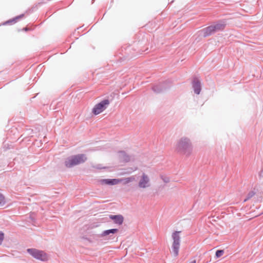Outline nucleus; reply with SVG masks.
<instances>
[{
  "label": "nucleus",
  "instance_id": "6",
  "mask_svg": "<svg viewBox=\"0 0 263 263\" xmlns=\"http://www.w3.org/2000/svg\"><path fill=\"white\" fill-rule=\"evenodd\" d=\"M110 102L108 99H104L95 105L92 108V112L97 115L103 112L109 105Z\"/></svg>",
  "mask_w": 263,
  "mask_h": 263
},
{
  "label": "nucleus",
  "instance_id": "4",
  "mask_svg": "<svg viewBox=\"0 0 263 263\" xmlns=\"http://www.w3.org/2000/svg\"><path fill=\"white\" fill-rule=\"evenodd\" d=\"M181 231H175L172 234V238L173 242L172 246V253L175 257H177L179 254V250L180 246V233Z\"/></svg>",
  "mask_w": 263,
  "mask_h": 263
},
{
  "label": "nucleus",
  "instance_id": "20",
  "mask_svg": "<svg viewBox=\"0 0 263 263\" xmlns=\"http://www.w3.org/2000/svg\"><path fill=\"white\" fill-rule=\"evenodd\" d=\"M4 239V234L0 231V245H2Z\"/></svg>",
  "mask_w": 263,
  "mask_h": 263
},
{
  "label": "nucleus",
  "instance_id": "12",
  "mask_svg": "<svg viewBox=\"0 0 263 263\" xmlns=\"http://www.w3.org/2000/svg\"><path fill=\"white\" fill-rule=\"evenodd\" d=\"M203 36L206 37L215 32L213 25L210 26L203 30Z\"/></svg>",
  "mask_w": 263,
  "mask_h": 263
},
{
  "label": "nucleus",
  "instance_id": "10",
  "mask_svg": "<svg viewBox=\"0 0 263 263\" xmlns=\"http://www.w3.org/2000/svg\"><path fill=\"white\" fill-rule=\"evenodd\" d=\"M118 232V229H110V230H105L100 235L99 234L95 235L93 236V238L102 237L108 235L110 234L116 233Z\"/></svg>",
  "mask_w": 263,
  "mask_h": 263
},
{
  "label": "nucleus",
  "instance_id": "17",
  "mask_svg": "<svg viewBox=\"0 0 263 263\" xmlns=\"http://www.w3.org/2000/svg\"><path fill=\"white\" fill-rule=\"evenodd\" d=\"M160 178L165 183H168L170 181V178L165 175H161Z\"/></svg>",
  "mask_w": 263,
  "mask_h": 263
},
{
  "label": "nucleus",
  "instance_id": "8",
  "mask_svg": "<svg viewBox=\"0 0 263 263\" xmlns=\"http://www.w3.org/2000/svg\"><path fill=\"white\" fill-rule=\"evenodd\" d=\"M118 158L121 162H129L130 161H134V158L132 156L128 155L125 151H119Z\"/></svg>",
  "mask_w": 263,
  "mask_h": 263
},
{
  "label": "nucleus",
  "instance_id": "22",
  "mask_svg": "<svg viewBox=\"0 0 263 263\" xmlns=\"http://www.w3.org/2000/svg\"><path fill=\"white\" fill-rule=\"evenodd\" d=\"M25 30H28V28H25Z\"/></svg>",
  "mask_w": 263,
  "mask_h": 263
},
{
  "label": "nucleus",
  "instance_id": "1",
  "mask_svg": "<svg viewBox=\"0 0 263 263\" xmlns=\"http://www.w3.org/2000/svg\"><path fill=\"white\" fill-rule=\"evenodd\" d=\"M175 150L180 155L188 157L193 152V145L190 139L187 137H182L179 139L176 144Z\"/></svg>",
  "mask_w": 263,
  "mask_h": 263
},
{
  "label": "nucleus",
  "instance_id": "16",
  "mask_svg": "<svg viewBox=\"0 0 263 263\" xmlns=\"http://www.w3.org/2000/svg\"><path fill=\"white\" fill-rule=\"evenodd\" d=\"M255 192L254 191H252L250 192L247 194L246 198L244 199L243 202H246L247 201H248V200L251 199L252 197H253L255 195Z\"/></svg>",
  "mask_w": 263,
  "mask_h": 263
},
{
  "label": "nucleus",
  "instance_id": "9",
  "mask_svg": "<svg viewBox=\"0 0 263 263\" xmlns=\"http://www.w3.org/2000/svg\"><path fill=\"white\" fill-rule=\"evenodd\" d=\"M192 84L194 93L196 95H199L201 90V84L199 79L196 77L194 78Z\"/></svg>",
  "mask_w": 263,
  "mask_h": 263
},
{
  "label": "nucleus",
  "instance_id": "5",
  "mask_svg": "<svg viewBox=\"0 0 263 263\" xmlns=\"http://www.w3.org/2000/svg\"><path fill=\"white\" fill-rule=\"evenodd\" d=\"M27 251L30 255L36 259L43 261L48 260L47 255L43 251L31 248L28 249Z\"/></svg>",
  "mask_w": 263,
  "mask_h": 263
},
{
  "label": "nucleus",
  "instance_id": "19",
  "mask_svg": "<svg viewBox=\"0 0 263 263\" xmlns=\"http://www.w3.org/2000/svg\"><path fill=\"white\" fill-rule=\"evenodd\" d=\"M224 253V251L221 250H218L216 252V256L217 257H221Z\"/></svg>",
  "mask_w": 263,
  "mask_h": 263
},
{
  "label": "nucleus",
  "instance_id": "13",
  "mask_svg": "<svg viewBox=\"0 0 263 263\" xmlns=\"http://www.w3.org/2000/svg\"><path fill=\"white\" fill-rule=\"evenodd\" d=\"M164 83H161L158 85H155L153 87V90L157 93H160V92H162L163 90H165L166 88L164 86Z\"/></svg>",
  "mask_w": 263,
  "mask_h": 263
},
{
  "label": "nucleus",
  "instance_id": "18",
  "mask_svg": "<svg viewBox=\"0 0 263 263\" xmlns=\"http://www.w3.org/2000/svg\"><path fill=\"white\" fill-rule=\"evenodd\" d=\"M6 203L4 196L0 193V206L4 205Z\"/></svg>",
  "mask_w": 263,
  "mask_h": 263
},
{
  "label": "nucleus",
  "instance_id": "14",
  "mask_svg": "<svg viewBox=\"0 0 263 263\" xmlns=\"http://www.w3.org/2000/svg\"><path fill=\"white\" fill-rule=\"evenodd\" d=\"M214 30L216 31L222 30L226 27V24L224 23H217L213 25Z\"/></svg>",
  "mask_w": 263,
  "mask_h": 263
},
{
  "label": "nucleus",
  "instance_id": "2",
  "mask_svg": "<svg viewBox=\"0 0 263 263\" xmlns=\"http://www.w3.org/2000/svg\"><path fill=\"white\" fill-rule=\"evenodd\" d=\"M87 160L85 154H78L71 156L66 159L64 164L66 167L70 168L77 165L83 163Z\"/></svg>",
  "mask_w": 263,
  "mask_h": 263
},
{
  "label": "nucleus",
  "instance_id": "15",
  "mask_svg": "<svg viewBox=\"0 0 263 263\" xmlns=\"http://www.w3.org/2000/svg\"><path fill=\"white\" fill-rule=\"evenodd\" d=\"M24 16V14H22L20 15H18L16 17H15L14 18H13V19H11V20H10L8 21H7L5 24H11V23H16L18 20L23 17Z\"/></svg>",
  "mask_w": 263,
  "mask_h": 263
},
{
  "label": "nucleus",
  "instance_id": "7",
  "mask_svg": "<svg viewBox=\"0 0 263 263\" xmlns=\"http://www.w3.org/2000/svg\"><path fill=\"white\" fill-rule=\"evenodd\" d=\"M151 186L150 179L149 176L145 173H142L138 182L139 188L145 189Z\"/></svg>",
  "mask_w": 263,
  "mask_h": 263
},
{
  "label": "nucleus",
  "instance_id": "11",
  "mask_svg": "<svg viewBox=\"0 0 263 263\" xmlns=\"http://www.w3.org/2000/svg\"><path fill=\"white\" fill-rule=\"evenodd\" d=\"M109 218L113 220L115 223L118 224L119 225H121L124 221V217L121 215H110L109 216Z\"/></svg>",
  "mask_w": 263,
  "mask_h": 263
},
{
  "label": "nucleus",
  "instance_id": "21",
  "mask_svg": "<svg viewBox=\"0 0 263 263\" xmlns=\"http://www.w3.org/2000/svg\"><path fill=\"white\" fill-rule=\"evenodd\" d=\"M190 263H196V260H194L192 261Z\"/></svg>",
  "mask_w": 263,
  "mask_h": 263
},
{
  "label": "nucleus",
  "instance_id": "3",
  "mask_svg": "<svg viewBox=\"0 0 263 263\" xmlns=\"http://www.w3.org/2000/svg\"><path fill=\"white\" fill-rule=\"evenodd\" d=\"M135 180L134 176H132L129 177L122 178V179H101L100 182L103 184L108 185H116L119 183L122 182L123 184L125 185L130 182L134 181Z\"/></svg>",
  "mask_w": 263,
  "mask_h": 263
}]
</instances>
